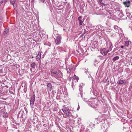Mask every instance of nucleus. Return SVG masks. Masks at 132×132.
<instances>
[{"instance_id": "nucleus-1", "label": "nucleus", "mask_w": 132, "mask_h": 132, "mask_svg": "<svg viewBox=\"0 0 132 132\" xmlns=\"http://www.w3.org/2000/svg\"><path fill=\"white\" fill-rule=\"evenodd\" d=\"M61 36H58L55 39V43L56 45H59L61 42Z\"/></svg>"}, {"instance_id": "nucleus-2", "label": "nucleus", "mask_w": 132, "mask_h": 132, "mask_svg": "<svg viewBox=\"0 0 132 132\" xmlns=\"http://www.w3.org/2000/svg\"><path fill=\"white\" fill-rule=\"evenodd\" d=\"M123 3L125 7H129L130 6V1L129 0L123 2Z\"/></svg>"}, {"instance_id": "nucleus-3", "label": "nucleus", "mask_w": 132, "mask_h": 132, "mask_svg": "<svg viewBox=\"0 0 132 132\" xmlns=\"http://www.w3.org/2000/svg\"><path fill=\"white\" fill-rule=\"evenodd\" d=\"M108 51L106 50L105 48L101 49V54L103 55H106L108 52Z\"/></svg>"}, {"instance_id": "nucleus-4", "label": "nucleus", "mask_w": 132, "mask_h": 132, "mask_svg": "<svg viewBox=\"0 0 132 132\" xmlns=\"http://www.w3.org/2000/svg\"><path fill=\"white\" fill-rule=\"evenodd\" d=\"M51 72L52 74H54L56 75L58 78H60V76L59 73L54 69L51 70Z\"/></svg>"}, {"instance_id": "nucleus-5", "label": "nucleus", "mask_w": 132, "mask_h": 132, "mask_svg": "<svg viewBox=\"0 0 132 132\" xmlns=\"http://www.w3.org/2000/svg\"><path fill=\"white\" fill-rule=\"evenodd\" d=\"M69 69L71 72H73L75 70V67L74 65H70L69 67Z\"/></svg>"}, {"instance_id": "nucleus-6", "label": "nucleus", "mask_w": 132, "mask_h": 132, "mask_svg": "<svg viewBox=\"0 0 132 132\" xmlns=\"http://www.w3.org/2000/svg\"><path fill=\"white\" fill-rule=\"evenodd\" d=\"M78 82V81L76 80L75 79H72V88H73L74 86L76 85V83Z\"/></svg>"}, {"instance_id": "nucleus-7", "label": "nucleus", "mask_w": 132, "mask_h": 132, "mask_svg": "<svg viewBox=\"0 0 132 132\" xmlns=\"http://www.w3.org/2000/svg\"><path fill=\"white\" fill-rule=\"evenodd\" d=\"M52 86L50 83H47V89L49 91H51L52 90Z\"/></svg>"}, {"instance_id": "nucleus-8", "label": "nucleus", "mask_w": 132, "mask_h": 132, "mask_svg": "<svg viewBox=\"0 0 132 132\" xmlns=\"http://www.w3.org/2000/svg\"><path fill=\"white\" fill-rule=\"evenodd\" d=\"M126 14L127 16L131 20H132V15L131 14L128 12H127Z\"/></svg>"}, {"instance_id": "nucleus-9", "label": "nucleus", "mask_w": 132, "mask_h": 132, "mask_svg": "<svg viewBox=\"0 0 132 132\" xmlns=\"http://www.w3.org/2000/svg\"><path fill=\"white\" fill-rule=\"evenodd\" d=\"M35 99L34 98H31L30 100V105L31 107H32L34 104V102L35 101Z\"/></svg>"}, {"instance_id": "nucleus-10", "label": "nucleus", "mask_w": 132, "mask_h": 132, "mask_svg": "<svg viewBox=\"0 0 132 132\" xmlns=\"http://www.w3.org/2000/svg\"><path fill=\"white\" fill-rule=\"evenodd\" d=\"M41 57V54L40 52H39L36 56V59L37 60H39Z\"/></svg>"}, {"instance_id": "nucleus-11", "label": "nucleus", "mask_w": 132, "mask_h": 132, "mask_svg": "<svg viewBox=\"0 0 132 132\" xmlns=\"http://www.w3.org/2000/svg\"><path fill=\"white\" fill-rule=\"evenodd\" d=\"M124 81L125 80H120L118 81L117 83L118 84H122L124 82Z\"/></svg>"}, {"instance_id": "nucleus-12", "label": "nucleus", "mask_w": 132, "mask_h": 132, "mask_svg": "<svg viewBox=\"0 0 132 132\" xmlns=\"http://www.w3.org/2000/svg\"><path fill=\"white\" fill-rule=\"evenodd\" d=\"M116 11L117 12H120L121 14L123 13L122 12H121L122 11L121 10L119 7H117L116 9Z\"/></svg>"}, {"instance_id": "nucleus-13", "label": "nucleus", "mask_w": 132, "mask_h": 132, "mask_svg": "<svg viewBox=\"0 0 132 132\" xmlns=\"http://www.w3.org/2000/svg\"><path fill=\"white\" fill-rule=\"evenodd\" d=\"M15 0H11L10 3L11 5H13L14 8V4L15 3Z\"/></svg>"}, {"instance_id": "nucleus-14", "label": "nucleus", "mask_w": 132, "mask_h": 132, "mask_svg": "<svg viewBox=\"0 0 132 132\" xmlns=\"http://www.w3.org/2000/svg\"><path fill=\"white\" fill-rule=\"evenodd\" d=\"M3 116L4 118H6L8 117L7 113H4L3 115Z\"/></svg>"}, {"instance_id": "nucleus-15", "label": "nucleus", "mask_w": 132, "mask_h": 132, "mask_svg": "<svg viewBox=\"0 0 132 132\" xmlns=\"http://www.w3.org/2000/svg\"><path fill=\"white\" fill-rule=\"evenodd\" d=\"M118 27L117 26H114V28L117 32H119V30L118 29Z\"/></svg>"}, {"instance_id": "nucleus-16", "label": "nucleus", "mask_w": 132, "mask_h": 132, "mask_svg": "<svg viewBox=\"0 0 132 132\" xmlns=\"http://www.w3.org/2000/svg\"><path fill=\"white\" fill-rule=\"evenodd\" d=\"M36 64L35 62H33L31 63V66L32 68H35V67Z\"/></svg>"}, {"instance_id": "nucleus-17", "label": "nucleus", "mask_w": 132, "mask_h": 132, "mask_svg": "<svg viewBox=\"0 0 132 132\" xmlns=\"http://www.w3.org/2000/svg\"><path fill=\"white\" fill-rule=\"evenodd\" d=\"M72 78H73L72 79H75L77 81H78L79 79V78L76 75L72 77Z\"/></svg>"}, {"instance_id": "nucleus-18", "label": "nucleus", "mask_w": 132, "mask_h": 132, "mask_svg": "<svg viewBox=\"0 0 132 132\" xmlns=\"http://www.w3.org/2000/svg\"><path fill=\"white\" fill-rule=\"evenodd\" d=\"M119 58V57L118 56H116L114 58H113L112 59V60L114 61H115L116 60H118Z\"/></svg>"}, {"instance_id": "nucleus-19", "label": "nucleus", "mask_w": 132, "mask_h": 132, "mask_svg": "<svg viewBox=\"0 0 132 132\" xmlns=\"http://www.w3.org/2000/svg\"><path fill=\"white\" fill-rule=\"evenodd\" d=\"M8 0H2V1L0 3L1 4H2V3H4V5L5 3L7 2Z\"/></svg>"}, {"instance_id": "nucleus-20", "label": "nucleus", "mask_w": 132, "mask_h": 132, "mask_svg": "<svg viewBox=\"0 0 132 132\" xmlns=\"http://www.w3.org/2000/svg\"><path fill=\"white\" fill-rule=\"evenodd\" d=\"M129 41H126L125 43V45L126 46L128 47L129 45Z\"/></svg>"}, {"instance_id": "nucleus-21", "label": "nucleus", "mask_w": 132, "mask_h": 132, "mask_svg": "<svg viewBox=\"0 0 132 132\" xmlns=\"http://www.w3.org/2000/svg\"><path fill=\"white\" fill-rule=\"evenodd\" d=\"M67 114H66L67 116H68V117H70V115L71 114V113L70 112L69 110H67Z\"/></svg>"}, {"instance_id": "nucleus-22", "label": "nucleus", "mask_w": 132, "mask_h": 132, "mask_svg": "<svg viewBox=\"0 0 132 132\" xmlns=\"http://www.w3.org/2000/svg\"><path fill=\"white\" fill-rule=\"evenodd\" d=\"M62 110L65 114H67V111L66 110H65L64 109Z\"/></svg>"}, {"instance_id": "nucleus-23", "label": "nucleus", "mask_w": 132, "mask_h": 132, "mask_svg": "<svg viewBox=\"0 0 132 132\" xmlns=\"http://www.w3.org/2000/svg\"><path fill=\"white\" fill-rule=\"evenodd\" d=\"M103 0H98V2H100V3L102 4L103 5H105V4L103 3H102V2Z\"/></svg>"}, {"instance_id": "nucleus-24", "label": "nucleus", "mask_w": 132, "mask_h": 132, "mask_svg": "<svg viewBox=\"0 0 132 132\" xmlns=\"http://www.w3.org/2000/svg\"><path fill=\"white\" fill-rule=\"evenodd\" d=\"M8 32L9 30H7L5 29L4 32V34H7L8 33Z\"/></svg>"}, {"instance_id": "nucleus-25", "label": "nucleus", "mask_w": 132, "mask_h": 132, "mask_svg": "<svg viewBox=\"0 0 132 132\" xmlns=\"http://www.w3.org/2000/svg\"><path fill=\"white\" fill-rule=\"evenodd\" d=\"M97 120H99L100 121V122L102 121V120H103V118H97Z\"/></svg>"}, {"instance_id": "nucleus-26", "label": "nucleus", "mask_w": 132, "mask_h": 132, "mask_svg": "<svg viewBox=\"0 0 132 132\" xmlns=\"http://www.w3.org/2000/svg\"><path fill=\"white\" fill-rule=\"evenodd\" d=\"M79 21V25H82V23H83V22H82V21L81 20Z\"/></svg>"}, {"instance_id": "nucleus-27", "label": "nucleus", "mask_w": 132, "mask_h": 132, "mask_svg": "<svg viewBox=\"0 0 132 132\" xmlns=\"http://www.w3.org/2000/svg\"><path fill=\"white\" fill-rule=\"evenodd\" d=\"M72 77H69L68 78V80L69 81H70L71 80V79H72Z\"/></svg>"}, {"instance_id": "nucleus-28", "label": "nucleus", "mask_w": 132, "mask_h": 132, "mask_svg": "<svg viewBox=\"0 0 132 132\" xmlns=\"http://www.w3.org/2000/svg\"><path fill=\"white\" fill-rule=\"evenodd\" d=\"M4 92V91H3L2 89H0V94H3Z\"/></svg>"}, {"instance_id": "nucleus-29", "label": "nucleus", "mask_w": 132, "mask_h": 132, "mask_svg": "<svg viewBox=\"0 0 132 132\" xmlns=\"http://www.w3.org/2000/svg\"><path fill=\"white\" fill-rule=\"evenodd\" d=\"M82 18V17L81 16H79L78 18V20L79 21L81 20L80 19Z\"/></svg>"}, {"instance_id": "nucleus-30", "label": "nucleus", "mask_w": 132, "mask_h": 132, "mask_svg": "<svg viewBox=\"0 0 132 132\" xmlns=\"http://www.w3.org/2000/svg\"><path fill=\"white\" fill-rule=\"evenodd\" d=\"M45 0H39V1L40 2H44L45 1Z\"/></svg>"}, {"instance_id": "nucleus-31", "label": "nucleus", "mask_w": 132, "mask_h": 132, "mask_svg": "<svg viewBox=\"0 0 132 132\" xmlns=\"http://www.w3.org/2000/svg\"><path fill=\"white\" fill-rule=\"evenodd\" d=\"M31 98H34V99H35V95L34 94H33V97H32Z\"/></svg>"}, {"instance_id": "nucleus-32", "label": "nucleus", "mask_w": 132, "mask_h": 132, "mask_svg": "<svg viewBox=\"0 0 132 132\" xmlns=\"http://www.w3.org/2000/svg\"><path fill=\"white\" fill-rule=\"evenodd\" d=\"M79 109H80V107H79V105H78V108H77V110H79Z\"/></svg>"}, {"instance_id": "nucleus-33", "label": "nucleus", "mask_w": 132, "mask_h": 132, "mask_svg": "<svg viewBox=\"0 0 132 132\" xmlns=\"http://www.w3.org/2000/svg\"><path fill=\"white\" fill-rule=\"evenodd\" d=\"M124 46H121V48H123V47Z\"/></svg>"}, {"instance_id": "nucleus-34", "label": "nucleus", "mask_w": 132, "mask_h": 132, "mask_svg": "<svg viewBox=\"0 0 132 132\" xmlns=\"http://www.w3.org/2000/svg\"><path fill=\"white\" fill-rule=\"evenodd\" d=\"M95 62H97V60H95Z\"/></svg>"}, {"instance_id": "nucleus-35", "label": "nucleus", "mask_w": 132, "mask_h": 132, "mask_svg": "<svg viewBox=\"0 0 132 132\" xmlns=\"http://www.w3.org/2000/svg\"><path fill=\"white\" fill-rule=\"evenodd\" d=\"M5 87H6V88H8V87H9L8 86H7V85L5 86Z\"/></svg>"}, {"instance_id": "nucleus-36", "label": "nucleus", "mask_w": 132, "mask_h": 132, "mask_svg": "<svg viewBox=\"0 0 132 132\" xmlns=\"http://www.w3.org/2000/svg\"><path fill=\"white\" fill-rule=\"evenodd\" d=\"M108 13H109L110 14H111V13H110V12H108Z\"/></svg>"}, {"instance_id": "nucleus-37", "label": "nucleus", "mask_w": 132, "mask_h": 132, "mask_svg": "<svg viewBox=\"0 0 132 132\" xmlns=\"http://www.w3.org/2000/svg\"><path fill=\"white\" fill-rule=\"evenodd\" d=\"M61 9H58V10H61Z\"/></svg>"}, {"instance_id": "nucleus-38", "label": "nucleus", "mask_w": 132, "mask_h": 132, "mask_svg": "<svg viewBox=\"0 0 132 132\" xmlns=\"http://www.w3.org/2000/svg\"><path fill=\"white\" fill-rule=\"evenodd\" d=\"M130 2H131L132 3V0H130Z\"/></svg>"}, {"instance_id": "nucleus-39", "label": "nucleus", "mask_w": 132, "mask_h": 132, "mask_svg": "<svg viewBox=\"0 0 132 132\" xmlns=\"http://www.w3.org/2000/svg\"><path fill=\"white\" fill-rule=\"evenodd\" d=\"M16 7V6H14V9H15Z\"/></svg>"}, {"instance_id": "nucleus-40", "label": "nucleus", "mask_w": 132, "mask_h": 132, "mask_svg": "<svg viewBox=\"0 0 132 132\" xmlns=\"http://www.w3.org/2000/svg\"><path fill=\"white\" fill-rule=\"evenodd\" d=\"M32 69H30V70L31 71V70H32Z\"/></svg>"}, {"instance_id": "nucleus-41", "label": "nucleus", "mask_w": 132, "mask_h": 132, "mask_svg": "<svg viewBox=\"0 0 132 132\" xmlns=\"http://www.w3.org/2000/svg\"><path fill=\"white\" fill-rule=\"evenodd\" d=\"M51 12H52V10H51Z\"/></svg>"}, {"instance_id": "nucleus-42", "label": "nucleus", "mask_w": 132, "mask_h": 132, "mask_svg": "<svg viewBox=\"0 0 132 132\" xmlns=\"http://www.w3.org/2000/svg\"><path fill=\"white\" fill-rule=\"evenodd\" d=\"M1 109V108H0V109Z\"/></svg>"}, {"instance_id": "nucleus-43", "label": "nucleus", "mask_w": 132, "mask_h": 132, "mask_svg": "<svg viewBox=\"0 0 132 132\" xmlns=\"http://www.w3.org/2000/svg\"><path fill=\"white\" fill-rule=\"evenodd\" d=\"M1 89L0 88V89Z\"/></svg>"}]
</instances>
